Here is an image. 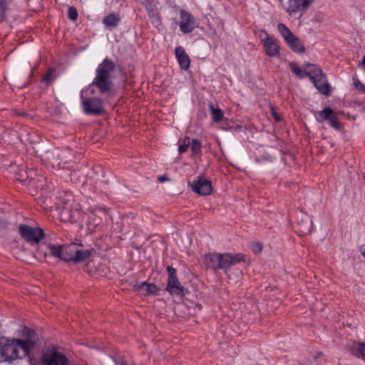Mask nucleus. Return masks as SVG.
<instances>
[{
	"instance_id": "nucleus-1",
	"label": "nucleus",
	"mask_w": 365,
	"mask_h": 365,
	"mask_svg": "<svg viewBox=\"0 0 365 365\" xmlns=\"http://www.w3.org/2000/svg\"><path fill=\"white\" fill-rule=\"evenodd\" d=\"M22 339L0 337V363H12L15 360L29 357L31 360V352L38 344L36 331L24 327Z\"/></svg>"
},
{
	"instance_id": "nucleus-2",
	"label": "nucleus",
	"mask_w": 365,
	"mask_h": 365,
	"mask_svg": "<svg viewBox=\"0 0 365 365\" xmlns=\"http://www.w3.org/2000/svg\"><path fill=\"white\" fill-rule=\"evenodd\" d=\"M115 63L108 58H105L97 67L96 76L93 82L87 87L91 90L96 88L101 95L111 93L114 83Z\"/></svg>"
},
{
	"instance_id": "nucleus-3",
	"label": "nucleus",
	"mask_w": 365,
	"mask_h": 365,
	"mask_svg": "<svg viewBox=\"0 0 365 365\" xmlns=\"http://www.w3.org/2000/svg\"><path fill=\"white\" fill-rule=\"evenodd\" d=\"M51 255L64 262L79 263L86 260L91 255L92 250H81L76 244L63 245L58 246L50 245L48 246Z\"/></svg>"
},
{
	"instance_id": "nucleus-4",
	"label": "nucleus",
	"mask_w": 365,
	"mask_h": 365,
	"mask_svg": "<svg viewBox=\"0 0 365 365\" xmlns=\"http://www.w3.org/2000/svg\"><path fill=\"white\" fill-rule=\"evenodd\" d=\"M305 76H309L319 93L326 96L331 95V86L328 83L326 76L323 73L319 66L307 63L304 64L303 68L298 67V78H302Z\"/></svg>"
},
{
	"instance_id": "nucleus-5",
	"label": "nucleus",
	"mask_w": 365,
	"mask_h": 365,
	"mask_svg": "<svg viewBox=\"0 0 365 365\" xmlns=\"http://www.w3.org/2000/svg\"><path fill=\"white\" fill-rule=\"evenodd\" d=\"M241 262H247L246 256L242 253H208L205 255L203 259L205 265L207 268H210L214 270L221 269H227L231 266Z\"/></svg>"
},
{
	"instance_id": "nucleus-6",
	"label": "nucleus",
	"mask_w": 365,
	"mask_h": 365,
	"mask_svg": "<svg viewBox=\"0 0 365 365\" xmlns=\"http://www.w3.org/2000/svg\"><path fill=\"white\" fill-rule=\"evenodd\" d=\"M95 90L91 88L83 89L81 93L83 112L90 115H101L105 113L103 100L94 96Z\"/></svg>"
},
{
	"instance_id": "nucleus-7",
	"label": "nucleus",
	"mask_w": 365,
	"mask_h": 365,
	"mask_svg": "<svg viewBox=\"0 0 365 365\" xmlns=\"http://www.w3.org/2000/svg\"><path fill=\"white\" fill-rule=\"evenodd\" d=\"M19 233L21 237L30 244H38L44 237L43 230L40 227L27 225H20Z\"/></svg>"
},
{
	"instance_id": "nucleus-8",
	"label": "nucleus",
	"mask_w": 365,
	"mask_h": 365,
	"mask_svg": "<svg viewBox=\"0 0 365 365\" xmlns=\"http://www.w3.org/2000/svg\"><path fill=\"white\" fill-rule=\"evenodd\" d=\"M314 117L319 122L329 120L330 125L336 129H339L340 127L336 114L329 107H326L322 110L314 112Z\"/></svg>"
},
{
	"instance_id": "nucleus-9",
	"label": "nucleus",
	"mask_w": 365,
	"mask_h": 365,
	"mask_svg": "<svg viewBox=\"0 0 365 365\" xmlns=\"http://www.w3.org/2000/svg\"><path fill=\"white\" fill-rule=\"evenodd\" d=\"M190 185L192 190L200 195H210L212 190L211 181L201 175L193 180Z\"/></svg>"
},
{
	"instance_id": "nucleus-10",
	"label": "nucleus",
	"mask_w": 365,
	"mask_h": 365,
	"mask_svg": "<svg viewBox=\"0 0 365 365\" xmlns=\"http://www.w3.org/2000/svg\"><path fill=\"white\" fill-rule=\"evenodd\" d=\"M180 29L183 34L192 32L197 26L195 18L187 11L180 10Z\"/></svg>"
},
{
	"instance_id": "nucleus-11",
	"label": "nucleus",
	"mask_w": 365,
	"mask_h": 365,
	"mask_svg": "<svg viewBox=\"0 0 365 365\" xmlns=\"http://www.w3.org/2000/svg\"><path fill=\"white\" fill-rule=\"evenodd\" d=\"M41 362L44 365H70L68 358L57 350H53L49 356L43 354Z\"/></svg>"
},
{
	"instance_id": "nucleus-12",
	"label": "nucleus",
	"mask_w": 365,
	"mask_h": 365,
	"mask_svg": "<svg viewBox=\"0 0 365 365\" xmlns=\"http://www.w3.org/2000/svg\"><path fill=\"white\" fill-rule=\"evenodd\" d=\"M278 31L289 43L293 51H297V38L284 24L279 23L277 26Z\"/></svg>"
},
{
	"instance_id": "nucleus-13",
	"label": "nucleus",
	"mask_w": 365,
	"mask_h": 365,
	"mask_svg": "<svg viewBox=\"0 0 365 365\" xmlns=\"http://www.w3.org/2000/svg\"><path fill=\"white\" fill-rule=\"evenodd\" d=\"M263 43L267 56L273 57L279 55V46L277 39L267 36L264 39Z\"/></svg>"
},
{
	"instance_id": "nucleus-14",
	"label": "nucleus",
	"mask_w": 365,
	"mask_h": 365,
	"mask_svg": "<svg viewBox=\"0 0 365 365\" xmlns=\"http://www.w3.org/2000/svg\"><path fill=\"white\" fill-rule=\"evenodd\" d=\"M298 233L306 235L310 233L313 229V222L312 217L305 212H302L300 215V222H298Z\"/></svg>"
},
{
	"instance_id": "nucleus-15",
	"label": "nucleus",
	"mask_w": 365,
	"mask_h": 365,
	"mask_svg": "<svg viewBox=\"0 0 365 365\" xmlns=\"http://www.w3.org/2000/svg\"><path fill=\"white\" fill-rule=\"evenodd\" d=\"M165 291L168 292L171 295L185 296L188 294V290L185 288L180 282L179 279H175L168 282Z\"/></svg>"
},
{
	"instance_id": "nucleus-16",
	"label": "nucleus",
	"mask_w": 365,
	"mask_h": 365,
	"mask_svg": "<svg viewBox=\"0 0 365 365\" xmlns=\"http://www.w3.org/2000/svg\"><path fill=\"white\" fill-rule=\"evenodd\" d=\"M175 53L181 68L187 70L190 67V60L185 49L181 46H178L175 49Z\"/></svg>"
},
{
	"instance_id": "nucleus-17",
	"label": "nucleus",
	"mask_w": 365,
	"mask_h": 365,
	"mask_svg": "<svg viewBox=\"0 0 365 365\" xmlns=\"http://www.w3.org/2000/svg\"><path fill=\"white\" fill-rule=\"evenodd\" d=\"M135 289L138 290L143 287H146V294L155 295L158 293V289L155 284L148 283L147 282H142L140 284H135Z\"/></svg>"
},
{
	"instance_id": "nucleus-18",
	"label": "nucleus",
	"mask_w": 365,
	"mask_h": 365,
	"mask_svg": "<svg viewBox=\"0 0 365 365\" xmlns=\"http://www.w3.org/2000/svg\"><path fill=\"white\" fill-rule=\"evenodd\" d=\"M120 20V16L118 14H110L103 19V23L106 27H115L118 26Z\"/></svg>"
},
{
	"instance_id": "nucleus-19",
	"label": "nucleus",
	"mask_w": 365,
	"mask_h": 365,
	"mask_svg": "<svg viewBox=\"0 0 365 365\" xmlns=\"http://www.w3.org/2000/svg\"><path fill=\"white\" fill-rule=\"evenodd\" d=\"M209 108L210 110L211 116L214 122L218 123L221 121L224 117L223 112L218 108H215L213 103H209Z\"/></svg>"
},
{
	"instance_id": "nucleus-20",
	"label": "nucleus",
	"mask_w": 365,
	"mask_h": 365,
	"mask_svg": "<svg viewBox=\"0 0 365 365\" xmlns=\"http://www.w3.org/2000/svg\"><path fill=\"white\" fill-rule=\"evenodd\" d=\"M352 352L357 357L365 359V343H354Z\"/></svg>"
},
{
	"instance_id": "nucleus-21",
	"label": "nucleus",
	"mask_w": 365,
	"mask_h": 365,
	"mask_svg": "<svg viewBox=\"0 0 365 365\" xmlns=\"http://www.w3.org/2000/svg\"><path fill=\"white\" fill-rule=\"evenodd\" d=\"M190 145L193 155H197L201 153L202 144L200 140L193 139Z\"/></svg>"
},
{
	"instance_id": "nucleus-22",
	"label": "nucleus",
	"mask_w": 365,
	"mask_h": 365,
	"mask_svg": "<svg viewBox=\"0 0 365 365\" xmlns=\"http://www.w3.org/2000/svg\"><path fill=\"white\" fill-rule=\"evenodd\" d=\"M190 145V138L186 137L182 140L179 141L178 151L180 154H182L187 150Z\"/></svg>"
},
{
	"instance_id": "nucleus-23",
	"label": "nucleus",
	"mask_w": 365,
	"mask_h": 365,
	"mask_svg": "<svg viewBox=\"0 0 365 365\" xmlns=\"http://www.w3.org/2000/svg\"><path fill=\"white\" fill-rule=\"evenodd\" d=\"M166 269L168 274V282H170L171 281L174 282V280L178 279L177 276V271L173 266L168 265Z\"/></svg>"
},
{
	"instance_id": "nucleus-24",
	"label": "nucleus",
	"mask_w": 365,
	"mask_h": 365,
	"mask_svg": "<svg viewBox=\"0 0 365 365\" xmlns=\"http://www.w3.org/2000/svg\"><path fill=\"white\" fill-rule=\"evenodd\" d=\"M314 1V0H298V12L305 11Z\"/></svg>"
},
{
	"instance_id": "nucleus-25",
	"label": "nucleus",
	"mask_w": 365,
	"mask_h": 365,
	"mask_svg": "<svg viewBox=\"0 0 365 365\" xmlns=\"http://www.w3.org/2000/svg\"><path fill=\"white\" fill-rule=\"evenodd\" d=\"M53 72H54V69L50 68L47 71L46 74L43 76L42 81L48 85L51 84L53 80Z\"/></svg>"
},
{
	"instance_id": "nucleus-26",
	"label": "nucleus",
	"mask_w": 365,
	"mask_h": 365,
	"mask_svg": "<svg viewBox=\"0 0 365 365\" xmlns=\"http://www.w3.org/2000/svg\"><path fill=\"white\" fill-rule=\"evenodd\" d=\"M7 10V3L5 0H0V23L5 19L6 11Z\"/></svg>"
},
{
	"instance_id": "nucleus-27",
	"label": "nucleus",
	"mask_w": 365,
	"mask_h": 365,
	"mask_svg": "<svg viewBox=\"0 0 365 365\" xmlns=\"http://www.w3.org/2000/svg\"><path fill=\"white\" fill-rule=\"evenodd\" d=\"M353 84L356 89H357L358 91H361L363 93H365V85L363 84L359 78H354Z\"/></svg>"
},
{
	"instance_id": "nucleus-28",
	"label": "nucleus",
	"mask_w": 365,
	"mask_h": 365,
	"mask_svg": "<svg viewBox=\"0 0 365 365\" xmlns=\"http://www.w3.org/2000/svg\"><path fill=\"white\" fill-rule=\"evenodd\" d=\"M286 9L289 14L295 13L297 11V0H289V5Z\"/></svg>"
},
{
	"instance_id": "nucleus-29",
	"label": "nucleus",
	"mask_w": 365,
	"mask_h": 365,
	"mask_svg": "<svg viewBox=\"0 0 365 365\" xmlns=\"http://www.w3.org/2000/svg\"><path fill=\"white\" fill-rule=\"evenodd\" d=\"M68 14L69 19L73 21H76L78 16L77 9L73 6H71L68 9Z\"/></svg>"
},
{
	"instance_id": "nucleus-30",
	"label": "nucleus",
	"mask_w": 365,
	"mask_h": 365,
	"mask_svg": "<svg viewBox=\"0 0 365 365\" xmlns=\"http://www.w3.org/2000/svg\"><path fill=\"white\" fill-rule=\"evenodd\" d=\"M271 114L276 122H280L282 118L273 106H270Z\"/></svg>"
},
{
	"instance_id": "nucleus-31",
	"label": "nucleus",
	"mask_w": 365,
	"mask_h": 365,
	"mask_svg": "<svg viewBox=\"0 0 365 365\" xmlns=\"http://www.w3.org/2000/svg\"><path fill=\"white\" fill-rule=\"evenodd\" d=\"M252 250L254 253H260L262 250V245L259 243H254L252 245Z\"/></svg>"
},
{
	"instance_id": "nucleus-32",
	"label": "nucleus",
	"mask_w": 365,
	"mask_h": 365,
	"mask_svg": "<svg viewBox=\"0 0 365 365\" xmlns=\"http://www.w3.org/2000/svg\"><path fill=\"white\" fill-rule=\"evenodd\" d=\"M18 175H19L18 180L21 181H24L28 178L27 173L25 170L21 171Z\"/></svg>"
},
{
	"instance_id": "nucleus-33",
	"label": "nucleus",
	"mask_w": 365,
	"mask_h": 365,
	"mask_svg": "<svg viewBox=\"0 0 365 365\" xmlns=\"http://www.w3.org/2000/svg\"><path fill=\"white\" fill-rule=\"evenodd\" d=\"M7 227H8V222L6 220L0 218V230H5L7 229Z\"/></svg>"
},
{
	"instance_id": "nucleus-34",
	"label": "nucleus",
	"mask_w": 365,
	"mask_h": 365,
	"mask_svg": "<svg viewBox=\"0 0 365 365\" xmlns=\"http://www.w3.org/2000/svg\"><path fill=\"white\" fill-rule=\"evenodd\" d=\"M290 68L292 71V72L297 75V63L292 62L289 64Z\"/></svg>"
},
{
	"instance_id": "nucleus-35",
	"label": "nucleus",
	"mask_w": 365,
	"mask_h": 365,
	"mask_svg": "<svg viewBox=\"0 0 365 365\" xmlns=\"http://www.w3.org/2000/svg\"><path fill=\"white\" fill-rule=\"evenodd\" d=\"M158 179V181L160 182H164L165 181L169 180V178L165 175L159 176Z\"/></svg>"
},
{
	"instance_id": "nucleus-36",
	"label": "nucleus",
	"mask_w": 365,
	"mask_h": 365,
	"mask_svg": "<svg viewBox=\"0 0 365 365\" xmlns=\"http://www.w3.org/2000/svg\"><path fill=\"white\" fill-rule=\"evenodd\" d=\"M359 66H361L365 70V55L363 56L361 61L359 63Z\"/></svg>"
},
{
	"instance_id": "nucleus-37",
	"label": "nucleus",
	"mask_w": 365,
	"mask_h": 365,
	"mask_svg": "<svg viewBox=\"0 0 365 365\" xmlns=\"http://www.w3.org/2000/svg\"><path fill=\"white\" fill-rule=\"evenodd\" d=\"M298 53L304 52V48L303 46H301L298 43V48H297Z\"/></svg>"
},
{
	"instance_id": "nucleus-38",
	"label": "nucleus",
	"mask_w": 365,
	"mask_h": 365,
	"mask_svg": "<svg viewBox=\"0 0 365 365\" xmlns=\"http://www.w3.org/2000/svg\"><path fill=\"white\" fill-rule=\"evenodd\" d=\"M46 206H47V207H49L50 209H52V208L53 207V205H50V206H49V205H47V204H46Z\"/></svg>"
},
{
	"instance_id": "nucleus-39",
	"label": "nucleus",
	"mask_w": 365,
	"mask_h": 365,
	"mask_svg": "<svg viewBox=\"0 0 365 365\" xmlns=\"http://www.w3.org/2000/svg\"><path fill=\"white\" fill-rule=\"evenodd\" d=\"M121 365H126V364H125V363H122V364H121Z\"/></svg>"
},
{
	"instance_id": "nucleus-40",
	"label": "nucleus",
	"mask_w": 365,
	"mask_h": 365,
	"mask_svg": "<svg viewBox=\"0 0 365 365\" xmlns=\"http://www.w3.org/2000/svg\"><path fill=\"white\" fill-rule=\"evenodd\" d=\"M280 1H282V0H279Z\"/></svg>"
}]
</instances>
